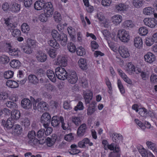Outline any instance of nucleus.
Masks as SVG:
<instances>
[{
  "mask_svg": "<svg viewBox=\"0 0 157 157\" xmlns=\"http://www.w3.org/2000/svg\"><path fill=\"white\" fill-rule=\"evenodd\" d=\"M55 74L58 79L63 80L66 79L68 73L64 68L58 67L55 69Z\"/></svg>",
  "mask_w": 157,
  "mask_h": 157,
  "instance_id": "nucleus-1",
  "label": "nucleus"
},
{
  "mask_svg": "<svg viewBox=\"0 0 157 157\" xmlns=\"http://www.w3.org/2000/svg\"><path fill=\"white\" fill-rule=\"evenodd\" d=\"M117 36L122 42H127L129 40L130 36L128 31L124 29H121L118 31Z\"/></svg>",
  "mask_w": 157,
  "mask_h": 157,
  "instance_id": "nucleus-2",
  "label": "nucleus"
},
{
  "mask_svg": "<svg viewBox=\"0 0 157 157\" xmlns=\"http://www.w3.org/2000/svg\"><path fill=\"white\" fill-rule=\"evenodd\" d=\"M51 120V116L48 113H44L41 117V122L44 128H46L49 126Z\"/></svg>",
  "mask_w": 157,
  "mask_h": 157,
  "instance_id": "nucleus-3",
  "label": "nucleus"
},
{
  "mask_svg": "<svg viewBox=\"0 0 157 157\" xmlns=\"http://www.w3.org/2000/svg\"><path fill=\"white\" fill-rule=\"evenodd\" d=\"M49 106L45 102L42 101L39 103L37 105V106L36 104H33V109L34 110L36 109L38 110L43 111L44 110L47 111L48 110Z\"/></svg>",
  "mask_w": 157,
  "mask_h": 157,
  "instance_id": "nucleus-4",
  "label": "nucleus"
},
{
  "mask_svg": "<svg viewBox=\"0 0 157 157\" xmlns=\"http://www.w3.org/2000/svg\"><path fill=\"white\" fill-rule=\"evenodd\" d=\"M43 9L44 12L47 14L48 16H51L53 13V8L51 2L44 3Z\"/></svg>",
  "mask_w": 157,
  "mask_h": 157,
  "instance_id": "nucleus-5",
  "label": "nucleus"
},
{
  "mask_svg": "<svg viewBox=\"0 0 157 157\" xmlns=\"http://www.w3.org/2000/svg\"><path fill=\"white\" fill-rule=\"evenodd\" d=\"M36 57L38 62L41 63L44 62L47 59L46 54L41 51L37 52Z\"/></svg>",
  "mask_w": 157,
  "mask_h": 157,
  "instance_id": "nucleus-6",
  "label": "nucleus"
},
{
  "mask_svg": "<svg viewBox=\"0 0 157 157\" xmlns=\"http://www.w3.org/2000/svg\"><path fill=\"white\" fill-rule=\"evenodd\" d=\"M66 79L71 84L75 83L78 79L77 74L75 72H70L69 74H68Z\"/></svg>",
  "mask_w": 157,
  "mask_h": 157,
  "instance_id": "nucleus-7",
  "label": "nucleus"
},
{
  "mask_svg": "<svg viewBox=\"0 0 157 157\" xmlns=\"http://www.w3.org/2000/svg\"><path fill=\"white\" fill-rule=\"evenodd\" d=\"M144 22L145 25L151 28L155 27L157 24V21L154 18H145Z\"/></svg>",
  "mask_w": 157,
  "mask_h": 157,
  "instance_id": "nucleus-8",
  "label": "nucleus"
},
{
  "mask_svg": "<svg viewBox=\"0 0 157 157\" xmlns=\"http://www.w3.org/2000/svg\"><path fill=\"white\" fill-rule=\"evenodd\" d=\"M7 45V50L10 55L15 57H17L20 53V51L17 49H12L11 44L9 43H6Z\"/></svg>",
  "mask_w": 157,
  "mask_h": 157,
  "instance_id": "nucleus-9",
  "label": "nucleus"
},
{
  "mask_svg": "<svg viewBox=\"0 0 157 157\" xmlns=\"http://www.w3.org/2000/svg\"><path fill=\"white\" fill-rule=\"evenodd\" d=\"M119 52L123 58H126L130 56V54L128 49L124 46H121L119 48Z\"/></svg>",
  "mask_w": 157,
  "mask_h": 157,
  "instance_id": "nucleus-10",
  "label": "nucleus"
},
{
  "mask_svg": "<svg viewBox=\"0 0 157 157\" xmlns=\"http://www.w3.org/2000/svg\"><path fill=\"white\" fill-rule=\"evenodd\" d=\"M126 70L128 73L130 75L135 74H137L138 72H140L137 69H136L134 65L131 62L129 63L128 64Z\"/></svg>",
  "mask_w": 157,
  "mask_h": 157,
  "instance_id": "nucleus-11",
  "label": "nucleus"
},
{
  "mask_svg": "<svg viewBox=\"0 0 157 157\" xmlns=\"http://www.w3.org/2000/svg\"><path fill=\"white\" fill-rule=\"evenodd\" d=\"M21 105L22 107L26 109H31L32 105L31 101L26 98H24L21 100Z\"/></svg>",
  "mask_w": 157,
  "mask_h": 157,
  "instance_id": "nucleus-12",
  "label": "nucleus"
},
{
  "mask_svg": "<svg viewBox=\"0 0 157 157\" xmlns=\"http://www.w3.org/2000/svg\"><path fill=\"white\" fill-rule=\"evenodd\" d=\"M36 136V132L34 131H31L29 132L28 134V137L30 140L28 141L29 144L31 145L35 144V143L37 140V139H35Z\"/></svg>",
  "mask_w": 157,
  "mask_h": 157,
  "instance_id": "nucleus-13",
  "label": "nucleus"
},
{
  "mask_svg": "<svg viewBox=\"0 0 157 157\" xmlns=\"http://www.w3.org/2000/svg\"><path fill=\"white\" fill-rule=\"evenodd\" d=\"M145 61L150 63L154 62L155 60V56L152 53L149 52L144 56Z\"/></svg>",
  "mask_w": 157,
  "mask_h": 157,
  "instance_id": "nucleus-14",
  "label": "nucleus"
},
{
  "mask_svg": "<svg viewBox=\"0 0 157 157\" xmlns=\"http://www.w3.org/2000/svg\"><path fill=\"white\" fill-rule=\"evenodd\" d=\"M87 129L86 125L83 124L79 127L77 132V134L79 136H82L85 133Z\"/></svg>",
  "mask_w": 157,
  "mask_h": 157,
  "instance_id": "nucleus-15",
  "label": "nucleus"
},
{
  "mask_svg": "<svg viewBox=\"0 0 157 157\" xmlns=\"http://www.w3.org/2000/svg\"><path fill=\"white\" fill-rule=\"evenodd\" d=\"M63 117L62 116H53L52 119L51 124L52 126L54 127H57L59 126L60 124V118Z\"/></svg>",
  "mask_w": 157,
  "mask_h": 157,
  "instance_id": "nucleus-16",
  "label": "nucleus"
},
{
  "mask_svg": "<svg viewBox=\"0 0 157 157\" xmlns=\"http://www.w3.org/2000/svg\"><path fill=\"white\" fill-rule=\"evenodd\" d=\"M96 102L95 101L92 102L89 105L87 109V114L90 115L93 113L96 110Z\"/></svg>",
  "mask_w": 157,
  "mask_h": 157,
  "instance_id": "nucleus-17",
  "label": "nucleus"
},
{
  "mask_svg": "<svg viewBox=\"0 0 157 157\" xmlns=\"http://www.w3.org/2000/svg\"><path fill=\"white\" fill-rule=\"evenodd\" d=\"M67 35L64 33H62L57 41L63 46H65L67 44Z\"/></svg>",
  "mask_w": 157,
  "mask_h": 157,
  "instance_id": "nucleus-18",
  "label": "nucleus"
},
{
  "mask_svg": "<svg viewBox=\"0 0 157 157\" xmlns=\"http://www.w3.org/2000/svg\"><path fill=\"white\" fill-rule=\"evenodd\" d=\"M13 133L15 135H19L22 132V128L21 125L17 124L13 127Z\"/></svg>",
  "mask_w": 157,
  "mask_h": 157,
  "instance_id": "nucleus-19",
  "label": "nucleus"
},
{
  "mask_svg": "<svg viewBox=\"0 0 157 157\" xmlns=\"http://www.w3.org/2000/svg\"><path fill=\"white\" fill-rule=\"evenodd\" d=\"M122 20V16L119 15L114 16L111 18L112 22L115 25H117L120 24Z\"/></svg>",
  "mask_w": 157,
  "mask_h": 157,
  "instance_id": "nucleus-20",
  "label": "nucleus"
},
{
  "mask_svg": "<svg viewBox=\"0 0 157 157\" xmlns=\"http://www.w3.org/2000/svg\"><path fill=\"white\" fill-rule=\"evenodd\" d=\"M134 44L135 47L140 48L142 46L143 42L141 38L140 37L135 38L134 41Z\"/></svg>",
  "mask_w": 157,
  "mask_h": 157,
  "instance_id": "nucleus-21",
  "label": "nucleus"
},
{
  "mask_svg": "<svg viewBox=\"0 0 157 157\" xmlns=\"http://www.w3.org/2000/svg\"><path fill=\"white\" fill-rule=\"evenodd\" d=\"M47 75L48 78L52 82H56V78L53 71L50 70H48L47 71Z\"/></svg>",
  "mask_w": 157,
  "mask_h": 157,
  "instance_id": "nucleus-22",
  "label": "nucleus"
},
{
  "mask_svg": "<svg viewBox=\"0 0 157 157\" xmlns=\"http://www.w3.org/2000/svg\"><path fill=\"white\" fill-rule=\"evenodd\" d=\"M10 66L15 68H18L21 65V62L18 60L13 59L10 63Z\"/></svg>",
  "mask_w": 157,
  "mask_h": 157,
  "instance_id": "nucleus-23",
  "label": "nucleus"
},
{
  "mask_svg": "<svg viewBox=\"0 0 157 157\" xmlns=\"http://www.w3.org/2000/svg\"><path fill=\"white\" fill-rule=\"evenodd\" d=\"M127 6L124 3H121L115 6V10L117 12L124 11L127 8Z\"/></svg>",
  "mask_w": 157,
  "mask_h": 157,
  "instance_id": "nucleus-24",
  "label": "nucleus"
},
{
  "mask_svg": "<svg viewBox=\"0 0 157 157\" xmlns=\"http://www.w3.org/2000/svg\"><path fill=\"white\" fill-rule=\"evenodd\" d=\"M28 79L29 82L34 84H37L39 81V80L36 75H30L28 77Z\"/></svg>",
  "mask_w": 157,
  "mask_h": 157,
  "instance_id": "nucleus-25",
  "label": "nucleus"
},
{
  "mask_svg": "<svg viewBox=\"0 0 157 157\" xmlns=\"http://www.w3.org/2000/svg\"><path fill=\"white\" fill-rule=\"evenodd\" d=\"M154 11V9L149 6L144 8L143 10V13L145 15H150L153 13Z\"/></svg>",
  "mask_w": 157,
  "mask_h": 157,
  "instance_id": "nucleus-26",
  "label": "nucleus"
},
{
  "mask_svg": "<svg viewBox=\"0 0 157 157\" xmlns=\"http://www.w3.org/2000/svg\"><path fill=\"white\" fill-rule=\"evenodd\" d=\"M14 121L11 118H9L6 121V124H5L4 127L7 129L11 128L13 127Z\"/></svg>",
  "mask_w": 157,
  "mask_h": 157,
  "instance_id": "nucleus-27",
  "label": "nucleus"
},
{
  "mask_svg": "<svg viewBox=\"0 0 157 157\" xmlns=\"http://www.w3.org/2000/svg\"><path fill=\"white\" fill-rule=\"evenodd\" d=\"M78 63L79 67L82 70H86L87 68V63L86 60L81 58L78 61Z\"/></svg>",
  "mask_w": 157,
  "mask_h": 157,
  "instance_id": "nucleus-28",
  "label": "nucleus"
},
{
  "mask_svg": "<svg viewBox=\"0 0 157 157\" xmlns=\"http://www.w3.org/2000/svg\"><path fill=\"white\" fill-rule=\"evenodd\" d=\"M57 63L61 66L65 67L67 65V60L65 57H62L57 59Z\"/></svg>",
  "mask_w": 157,
  "mask_h": 157,
  "instance_id": "nucleus-29",
  "label": "nucleus"
},
{
  "mask_svg": "<svg viewBox=\"0 0 157 157\" xmlns=\"http://www.w3.org/2000/svg\"><path fill=\"white\" fill-rule=\"evenodd\" d=\"M6 85L11 88H16L18 87V83L13 80H8L6 82Z\"/></svg>",
  "mask_w": 157,
  "mask_h": 157,
  "instance_id": "nucleus-30",
  "label": "nucleus"
},
{
  "mask_svg": "<svg viewBox=\"0 0 157 157\" xmlns=\"http://www.w3.org/2000/svg\"><path fill=\"white\" fill-rule=\"evenodd\" d=\"M20 117V113L19 111L17 110H13L11 113V117L13 120H17Z\"/></svg>",
  "mask_w": 157,
  "mask_h": 157,
  "instance_id": "nucleus-31",
  "label": "nucleus"
},
{
  "mask_svg": "<svg viewBox=\"0 0 157 157\" xmlns=\"http://www.w3.org/2000/svg\"><path fill=\"white\" fill-rule=\"evenodd\" d=\"M44 1H36L34 5V8L37 10H40L43 9V6H44Z\"/></svg>",
  "mask_w": 157,
  "mask_h": 157,
  "instance_id": "nucleus-32",
  "label": "nucleus"
},
{
  "mask_svg": "<svg viewBox=\"0 0 157 157\" xmlns=\"http://www.w3.org/2000/svg\"><path fill=\"white\" fill-rule=\"evenodd\" d=\"M122 26L124 28H128L129 29L132 28L134 26V25L131 21L128 20L123 22Z\"/></svg>",
  "mask_w": 157,
  "mask_h": 157,
  "instance_id": "nucleus-33",
  "label": "nucleus"
},
{
  "mask_svg": "<svg viewBox=\"0 0 157 157\" xmlns=\"http://www.w3.org/2000/svg\"><path fill=\"white\" fill-rule=\"evenodd\" d=\"M93 93L92 92H90L85 94L84 95V99L85 100L86 104L90 103V100L92 98Z\"/></svg>",
  "mask_w": 157,
  "mask_h": 157,
  "instance_id": "nucleus-34",
  "label": "nucleus"
},
{
  "mask_svg": "<svg viewBox=\"0 0 157 157\" xmlns=\"http://www.w3.org/2000/svg\"><path fill=\"white\" fill-rule=\"evenodd\" d=\"M144 4V2L143 0H133L132 2L133 5L137 8L142 7Z\"/></svg>",
  "mask_w": 157,
  "mask_h": 157,
  "instance_id": "nucleus-35",
  "label": "nucleus"
},
{
  "mask_svg": "<svg viewBox=\"0 0 157 157\" xmlns=\"http://www.w3.org/2000/svg\"><path fill=\"white\" fill-rule=\"evenodd\" d=\"M10 9L12 12L17 13L19 11L20 9V5L17 3H14L12 5Z\"/></svg>",
  "mask_w": 157,
  "mask_h": 157,
  "instance_id": "nucleus-36",
  "label": "nucleus"
},
{
  "mask_svg": "<svg viewBox=\"0 0 157 157\" xmlns=\"http://www.w3.org/2000/svg\"><path fill=\"white\" fill-rule=\"evenodd\" d=\"M35 73L36 76L41 77L44 76L45 74V71L43 69L38 68L35 70Z\"/></svg>",
  "mask_w": 157,
  "mask_h": 157,
  "instance_id": "nucleus-37",
  "label": "nucleus"
},
{
  "mask_svg": "<svg viewBox=\"0 0 157 157\" xmlns=\"http://www.w3.org/2000/svg\"><path fill=\"white\" fill-rule=\"evenodd\" d=\"M54 39L53 40H50L48 42V44L51 47L55 48L58 49L59 47V44Z\"/></svg>",
  "mask_w": 157,
  "mask_h": 157,
  "instance_id": "nucleus-38",
  "label": "nucleus"
},
{
  "mask_svg": "<svg viewBox=\"0 0 157 157\" xmlns=\"http://www.w3.org/2000/svg\"><path fill=\"white\" fill-rule=\"evenodd\" d=\"M6 105L11 109H15L17 107L16 104L13 102L7 101L5 103Z\"/></svg>",
  "mask_w": 157,
  "mask_h": 157,
  "instance_id": "nucleus-39",
  "label": "nucleus"
},
{
  "mask_svg": "<svg viewBox=\"0 0 157 157\" xmlns=\"http://www.w3.org/2000/svg\"><path fill=\"white\" fill-rule=\"evenodd\" d=\"M67 48L69 51L72 53L74 52L76 50V47L75 44L72 42L67 43Z\"/></svg>",
  "mask_w": 157,
  "mask_h": 157,
  "instance_id": "nucleus-40",
  "label": "nucleus"
},
{
  "mask_svg": "<svg viewBox=\"0 0 157 157\" xmlns=\"http://www.w3.org/2000/svg\"><path fill=\"white\" fill-rule=\"evenodd\" d=\"M0 61L1 63L6 64L9 62L10 59L8 56L4 55L0 57Z\"/></svg>",
  "mask_w": 157,
  "mask_h": 157,
  "instance_id": "nucleus-41",
  "label": "nucleus"
},
{
  "mask_svg": "<svg viewBox=\"0 0 157 157\" xmlns=\"http://www.w3.org/2000/svg\"><path fill=\"white\" fill-rule=\"evenodd\" d=\"M51 34L53 39L57 41L61 35V34H59L57 31L55 30L52 31Z\"/></svg>",
  "mask_w": 157,
  "mask_h": 157,
  "instance_id": "nucleus-42",
  "label": "nucleus"
},
{
  "mask_svg": "<svg viewBox=\"0 0 157 157\" xmlns=\"http://www.w3.org/2000/svg\"><path fill=\"white\" fill-rule=\"evenodd\" d=\"M50 16H48L47 13H41L39 16L40 20L43 22H45L48 20V18Z\"/></svg>",
  "mask_w": 157,
  "mask_h": 157,
  "instance_id": "nucleus-43",
  "label": "nucleus"
},
{
  "mask_svg": "<svg viewBox=\"0 0 157 157\" xmlns=\"http://www.w3.org/2000/svg\"><path fill=\"white\" fill-rule=\"evenodd\" d=\"M148 147L154 151H155V150H156L157 148L156 144L151 141H147L146 143Z\"/></svg>",
  "mask_w": 157,
  "mask_h": 157,
  "instance_id": "nucleus-44",
  "label": "nucleus"
},
{
  "mask_svg": "<svg viewBox=\"0 0 157 157\" xmlns=\"http://www.w3.org/2000/svg\"><path fill=\"white\" fill-rule=\"evenodd\" d=\"M122 136L118 134H113V142L116 143H118L120 140H122Z\"/></svg>",
  "mask_w": 157,
  "mask_h": 157,
  "instance_id": "nucleus-45",
  "label": "nucleus"
},
{
  "mask_svg": "<svg viewBox=\"0 0 157 157\" xmlns=\"http://www.w3.org/2000/svg\"><path fill=\"white\" fill-rule=\"evenodd\" d=\"M53 17L55 21L57 23L59 22L62 19L60 14L57 11L55 12Z\"/></svg>",
  "mask_w": 157,
  "mask_h": 157,
  "instance_id": "nucleus-46",
  "label": "nucleus"
},
{
  "mask_svg": "<svg viewBox=\"0 0 157 157\" xmlns=\"http://www.w3.org/2000/svg\"><path fill=\"white\" fill-rule=\"evenodd\" d=\"M21 29L22 32L24 33H27L30 30L29 26L26 23H23L21 26Z\"/></svg>",
  "mask_w": 157,
  "mask_h": 157,
  "instance_id": "nucleus-47",
  "label": "nucleus"
},
{
  "mask_svg": "<svg viewBox=\"0 0 157 157\" xmlns=\"http://www.w3.org/2000/svg\"><path fill=\"white\" fill-rule=\"evenodd\" d=\"M139 113L142 117H146L147 115V109L144 108L139 109Z\"/></svg>",
  "mask_w": 157,
  "mask_h": 157,
  "instance_id": "nucleus-48",
  "label": "nucleus"
},
{
  "mask_svg": "<svg viewBox=\"0 0 157 157\" xmlns=\"http://www.w3.org/2000/svg\"><path fill=\"white\" fill-rule=\"evenodd\" d=\"M13 72L11 71H6L4 74V77L7 79L13 77Z\"/></svg>",
  "mask_w": 157,
  "mask_h": 157,
  "instance_id": "nucleus-49",
  "label": "nucleus"
},
{
  "mask_svg": "<svg viewBox=\"0 0 157 157\" xmlns=\"http://www.w3.org/2000/svg\"><path fill=\"white\" fill-rule=\"evenodd\" d=\"M12 35L13 37H17L19 36L21 33L20 31L18 29H14L12 30H10Z\"/></svg>",
  "mask_w": 157,
  "mask_h": 157,
  "instance_id": "nucleus-50",
  "label": "nucleus"
},
{
  "mask_svg": "<svg viewBox=\"0 0 157 157\" xmlns=\"http://www.w3.org/2000/svg\"><path fill=\"white\" fill-rule=\"evenodd\" d=\"M23 52L27 54H30L32 52V48L28 45L23 46L22 47Z\"/></svg>",
  "mask_w": 157,
  "mask_h": 157,
  "instance_id": "nucleus-51",
  "label": "nucleus"
},
{
  "mask_svg": "<svg viewBox=\"0 0 157 157\" xmlns=\"http://www.w3.org/2000/svg\"><path fill=\"white\" fill-rule=\"evenodd\" d=\"M72 121L76 126H78L80 124L81 120L79 117H72Z\"/></svg>",
  "mask_w": 157,
  "mask_h": 157,
  "instance_id": "nucleus-52",
  "label": "nucleus"
},
{
  "mask_svg": "<svg viewBox=\"0 0 157 157\" xmlns=\"http://www.w3.org/2000/svg\"><path fill=\"white\" fill-rule=\"evenodd\" d=\"M76 53L78 56H82L85 54V51L84 49L80 47L77 49Z\"/></svg>",
  "mask_w": 157,
  "mask_h": 157,
  "instance_id": "nucleus-53",
  "label": "nucleus"
},
{
  "mask_svg": "<svg viewBox=\"0 0 157 157\" xmlns=\"http://www.w3.org/2000/svg\"><path fill=\"white\" fill-rule=\"evenodd\" d=\"M148 30L145 27H140L139 29V34L142 36L146 35L148 33Z\"/></svg>",
  "mask_w": 157,
  "mask_h": 157,
  "instance_id": "nucleus-54",
  "label": "nucleus"
},
{
  "mask_svg": "<svg viewBox=\"0 0 157 157\" xmlns=\"http://www.w3.org/2000/svg\"><path fill=\"white\" fill-rule=\"evenodd\" d=\"M8 99L7 94L5 92L0 93V100L6 101Z\"/></svg>",
  "mask_w": 157,
  "mask_h": 157,
  "instance_id": "nucleus-55",
  "label": "nucleus"
},
{
  "mask_svg": "<svg viewBox=\"0 0 157 157\" xmlns=\"http://www.w3.org/2000/svg\"><path fill=\"white\" fill-rule=\"evenodd\" d=\"M27 44L31 48V47L33 48L35 47L36 45V43L35 40L32 39L28 40H27Z\"/></svg>",
  "mask_w": 157,
  "mask_h": 157,
  "instance_id": "nucleus-56",
  "label": "nucleus"
},
{
  "mask_svg": "<svg viewBox=\"0 0 157 157\" xmlns=\"http://www.w3.org/2000/svg\"><path fill=\"white\" fill-rule=\"evenodd\" d=\"M84 106L82 103L80 101L78 102L77 105V106H75L74 108V110L75 111H77L78 110H82L83 109Z\"/></svg>",
  "mask_w": 157,
  "mask_h": 157,
  "instance_id": "nucleus-57",
  "label": "nucleus"
},
{
  "mask_svg": "<svg viewBox=\"0 0 157 157\" xmlns=\"http://www.w3.org/2000/svg\"><path fill=\"white\" fill-rule=\"evenodd\" d=\"M91 47L92 51H94L98 48L99 45L96 41H93L91 43Z\"/></svg>",
  "mask_w": 157,
  "mask_h": 157,
  "instance_id": "nucleus-58",
  "label": "nucleus"
},
{
  "mask_svg": "<svg viewBox=\"0 0 157 157\" xmlns=\"http://www.w3.org/2000/svg\"><path fill=\"white\" fill-rule=\"evenodd\" d=\"M64 139L68 141H71L74 139V136L72 133H70L64 136Z\"/></svg>",
  "mask_w": 157,
  "mask_h": 157,
  "instance_id": "nucleus-59",
  "label": "nucleus"
},
{
  "mask_svg": "<svg viewBox=\"0 0 157 157\" xmlns=\"http://www.w3.org/2000/svg\"><path fill=\"white\" fill-rule=\"evenodd\" d=\"M117 84L118 87L120 90V91L121 94H123L124 93V90L123 86L121 83L120 80H118L117 81Z\"/></svg>",
  "mask_w": 157,
  "mask_h": 157,
  "instance_id": "nucleus-60",
  "label": "nucleus"
},
{
  "mask_svg": "<svg viewBox=\"0 0 157 157\" xmlns=\"http://www.w3.org/2000/svg\"><path fill=\"white\" fill-rule=\"evenodd\" d=\"M21 122L22 124L25 127H27L30 125V120L28 118L23 119Z\"/></svg>",
  "mask_w": 157,
  "mask_h": 157,
  "instance_id": "nucleus-61",
  "label": "nucleus"
},
{
  "mask_svg": "<svg viewBox=\"0 0 157 157\" xmlns=\"http://www.w3.org/2000/svg\"><path fill=\"white\" fill-rule=\"evenodd\" d=\"M45 132V130L44 129H41L37 132L36 136L37 137L40 138L43 136Z\"/></svg>",
  "mask_w": 157,
  "mask_h": 157,
  "instance_id": "nucleus-62",
  "label": "nucleus"
},
{
  "mask_svg": "<svg viewBox=\"0 0 157 157\" xmlns=\"http://www.w3.org/2000/svg\"><path fill=\"white\" fill-rule=\"evenodd\" d=\"M24 5L26 7H30L33 3L32 0H24Z\"/></svg>",
  "mask_w": 157,
  "mask_h": 157,
  "instance_id": "nucleus-63",
  "label": "nucleus"
},
{
  "mask_svg": "<svg viewBox=\"0 0 157 157\" xmlns=\"http://www.w3.org/2000/svg\"><path fill=\"white\" fill-rule=\"evenodd\" d=\"M138 151L143 157H147L148 155L146 151L144 148L139 149Z\"/></svg>",
  "mask_w": 157,
  "mask_h": 157,
  "instance_id": "nucleus-64",
  "label": "nucleus"
}]
</instances>
